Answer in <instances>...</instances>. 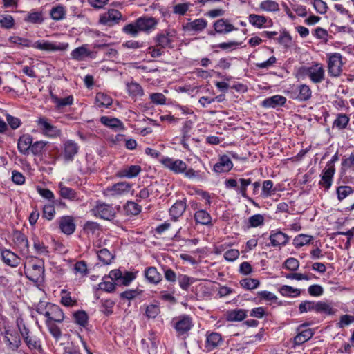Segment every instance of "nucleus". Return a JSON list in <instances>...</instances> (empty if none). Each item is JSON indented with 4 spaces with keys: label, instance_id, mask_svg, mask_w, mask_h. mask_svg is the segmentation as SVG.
I'll list each match as a JSON object with an SVG mask.
<instances>
[{
    "label": "nucleus",
    "instance_id": "1",
    "mask_svg": "<svg viewBox=\"0 0 354 354\" xmlns=\"http://www.w3.org/2000/svg\"><path fill=\"white\" fill-rule=\"evenodd\" d=\"M24 273L29 280L39 282L43 278L44 273V261L38 258L26 257L24 263Z\"/></svg>",
    "mask_w": 354,
    "mask_h": 354
},
{
    "label": "nucleus",
    "instance_id": "2",
    "mask_svg": "<svg viewBox=\"0 0 354 354\" xmlns=\"http://www.w3.org/2000/svg\"><path fill=\"white\" fill-rule=\"evenodd\" d=\"M297 73L301 77H308L314 84L322 82L325 77V70L323 65L318 62H313L310 66L300 67Z\"/></svg>",
    "mask_w": 354,
    "mask_h": 354
},
{
    "label": "nucleus",
    "instance_id": "3",
    "mask_svg": "<svg viewBox=\"0 0 354 354\" xmlns=\"http://www.w3.org/2000/svg\"><path fill=\"white\" fill-rule=\"evenodd\" d=\"M342 56L340 53H335L328 55V71L331 77H337L342 72Z\"/></svg>",
    "mask_w": 354,
    "mask_h": 354
},
{
    "label": "nucleus",
    "instance_id": "4",
    "mask_svg": "<svg viewBox=\"0 0 354 354\" xmlns=\"http://www.w3.org/2000/svg\"><path fill=\"white\" fill-rule=\"evenodd\" d=\"M69 45L68 43H53L48 41L41 40L37 41L32 44L33 48L41 50L55 52L66 50Z\"/></svg>",
    "mask_w": 354,
    "mask_h": 354
},
{
    "label": "nucleus",
    "instance_id": "5",
    "mask_svg": "<svg viewBox=\"0 0 354 354\" xmlns=\"http://www.w3.org/2000/svg\"><path fill=\"white\" fill-rule=\"evenodd\" d=\"M160 162L165 167L174 174H182L187 169V164L179 159L175 160L171 158L165 157L161 159Z\"/></svg>",
    "mask_w": 354,
    "mask_h": 354
},
{
    "label": "nucleus",
    "instance_id": "6",
    "mask_svg": "<svg viewBox=\"0 0 354 354\" xmlns=\"http://www.w3.org/2000/svg\"><path fill=\"white\" fill-rule=\"evenodd\" d=\"M37 122L45 136L49 138H56L61 136V130L51 124L46 118L41 117L38 119Z\"/></svg>",
    "mask_w": 354,
    "mask_h": 354
},
{
    "label": "nucleus",
    "instance_id": "7",
    "mask_svg": "<svg viewBox=\"0 0 354 354\" xmlns=\"http://www.w3.org/2000/svg\"><path fill=\"white\" fill-rule=\"evenodd\" d=\"M288 93L291 98L300 102L308 100L312 95L310 86L306 84H300L297 87L292 88Z\"/></svg>",
    "mask_w": 354,
    "mask_h": 354
},
{
    "label": "nucleus",
    "instance_id": "8",
    "mask_svg": "<svg viewBox=\"0 0 354 354\" xmlns=\"http://www.w3.org/2000/svg\"><path fill=\"white\" fill-rule=\"evenodd\" d=\"M176 37V31L174 30H167L165 32L157 34L155 41L158 46L162 48H173L172 43L174 38Z\"/></svg>",
    "mask_w": 354,
    "mask_h": 354
},
{
    "label": "nucleus",
    "instance_id": "9",
    "mask_svg": "<svg viewBox=\"0 0 354 354\" xmlns=\"http://www.w3.org/2000/svg\"><path fill=\"white\" fill-rule=\"evenodd\" d=\"M121 19L122 14L120 11L115 9H110L108 12L100 16L99 23L102 25L113 26L118 24Z\"/></svg>",
    "mask_w": 354,
    "mask_h": 354
},
{
    "label": "nucleus",
    "instance_id": "10",
    "mask_svg": "<svg viewBox=\"0 0 354 354\" xmlns=\"http://www.w3.org/2000/svg\"><path fill=\"white\" fill-rule=\"evenodd\" d=\"M131 188V184L127 182H120L107 187L104 194L108 196H118L127 194Z\"/></svg>",
    "mask_w": 354,
    "mask_h": 354
},
{
    "label": "nucleus",
    "instance_id": "11",
    "mask_svg": "<svg viewBox=\"0 0 354 354\" xmlns=\"http://www.w3.org/2000/svg\"><path fill=\"white\" fill-rule=\"evenodd\" d=\"M94 214L105 220H111L115 217V209L104 203H97L93 209Z\"/></svg>",
    "mask_w": 354,
    "mask_h": 354
},
{
    "label": "nucleus",
    "instance_id": "12",
    "mask_svg": "<svg viewBox=\"0 0 354 354\" xmlns=\"http://www.w3.org/2000/svg\"><path fill=\"white\" fill-rule=\"evenodd\" d=\"M12 240L19 248L20 253L27 257L29 253V244L27 237L21 232L16 230L13 232Z\"/></svg>",
    "mask_w": 354,
    "mask_h": 354
},
{
    "label": "nucleus",
    "instance_id": "13",
    "mask_svg": "<svg viewBox=\"0 0 354 354\" xmlns=\"http://www.w3.org/2000/svg\"><path fill=\"white\" fill-rule=\"evenodd\" d=\"M79 151V147L76 142L71 140H68L63 144L62 156L66 162H71L74 159Z\"/></svg>",
    "mask_w": 354,
    "mask_h": 354
},
{
    "label": "nucleus",
    "instance_id": "14",
    "mask_svg": "<svg viewBox=\"0 0 354 354\" xmlns=\"http://www.w3.org/2000/svg\"><path fill=\"white\" fill-rule=\"evenodd\" d=\"M48 315L46 323L50 324L51 322H62L64 319V315L60 307L56 304L48 303Z\"/></svg>",
    "mask_w": 354,
    "mask_h": 354
},
{
    "label": "nucleus",
    "instance_id": "15",
    "mask_svg": "<svg viewBox=\"0 0 354 354\" xmlns=\"http://www.w3.org/2000/svg\"><path fill=\"white\" fill-rule=\"evenodd\" d=\"M175 329L178 332H187L192 326V318L188 315H181L172 321Z\"/></svg>",
    "mask_w": 354,
    "mask_h": 354
},
{
    "label": "nucleus",
    "instance_id": "16",
    "mask_svg": "<svg viewBox=\"0 0 354 354\" xmlns=\"http://www.w3.org/2000/svg\"><path fill=\"white\" fill-rule=\"evenodd\" d=\"M142 169L140 165H127L116 173L119 178H133L139 175Z\"/></svg>",
    "mask_w": 354,
    "mask_h": 354
},
{
    "label": "nucleus",
    "instance_id": "17",
    "mask_svg": "<svg viewBox=\"0 0 354 354\" xmlns=\"http://www.w3.org/2000/svg\"><path fill=\"white\" fill-rule=\"evenodd\" d=\"M233 167V163L227 155L220 156L218 162L214 165V171L216 173L228 172Z\"/></svg>",
    "mask_w": 354,
    "mask_h": 354
},
{
    "label": "nucleus",
    "instance_id": "18",
    "mask_svg": "<svg viewBox=\"0 0 354 354\" xmlns=\"http://www.w3.org/2000/svg\"><path fill=\"white\" fill-rule=\"evenodd\" d=\"M186 199L177 201L169 209V215L174 221H177L186 210Z\"/></svg>",
    "mask_w": 354,
    "mask_h": 354
},
{
    "label": "nucleus",
    "instance_id": "19",
    "mask_svg": "<svg viewBox=\"0 0 354 354\" xmlns=\"http://www.w3.org/2000/svg\"><path fill=\"white\" fill-rule=\"evenodd\" d=\"M269 239L273 247L284 246L290 240V237L281 231L272 232Z\"/></svg>",
    "mask_w": 354,
    "mask_h": 354
},
{
    "label": "nucleus",
    "instance_id": "20",
    "mask_svg": "<svg viewBox=\"0 0 354 354\" xmlns=\"http://www.w3.org/2000/svg\"><path fill=\"white\" fill-rule=\"evenodd\" d=\"M3 261L11 267H17L20 263V258L14 252L7 249H1Z\"/></svg>",
    "mask_w": 354,
    "mask_h": 354
},
{
    "label": "nucleus",
    "instance_id": "21",
    "mask_svg": "<svg viewBox=\"0 0 354 354\" xmlns=\"http://www.w3.org/2000/svg\"><path fill=\"white\" fill-rule=\"evenodd\" d=\"M136 24L140 31L148 32L155 28L158 24L153 17H140L136 20Z\"/></svg>",
    "mask_w": 354,
    "mask_h": 354
},
{
    "label": "nucleus",
    "instance_id": "22",
    "mask_svg": "<svg viewBox=\"0 0 354 354\" xmlns=\"http://www.w3.org/2000/svg\"><path fill=\"white\" fill-rule=\"evenodd\" d=\"M3 341L6 344L8 348L15 351L21 344V337L19 333H4Z\"/></svg>",
    "mask_w": 354,
    "mask_h": 354
},
{
    "label": "nucleus",
    "instance_id": "23",
    "mask_svg": "<svg viewBox=\"0 0 354 354\" xmlns=\"http://www.w3.org/2000/svg\"><path fill=\"white\" fill-rule=\"evenodd\" d=\"M214 28L215 32L219 34H227L237 30V28H235L225 19L216 20L214 24Z\"/></svg>",
    "mask_w": 354,
    "mask_h": 354
},
{
    "label": "nucleus",
    "instance_id": "24",
    "mask_svg": "<svg viewBox=\"0 0 354 354\" xmlns=\"http://www.w3.org/2000/svg\"><path fill=\"white\" fill-rule=\"evenodd\" d=\"M222 343L221 333H207L205 348L207 351H211L218 347Z\"/></svg>",
    "mask_w": 354,
    "mask_h": 354
},
{
    "label": "nucleus",
    "instance_id": "25",
    "mask_svg": "<svg viewBox=\"0 0 354 354\" xmlns=\"http://www.w3.org/2000/svg\"><path fill=\"white\" fill-rule=\"evenodd\" d=\"M32 137L29 134H24L19 137L17 142V147L19 152L24 155H28L30 153Z\"/></svg>",
    "mask_w": 354,
    "mask_h": 354
},
{
    "label": "nucleus",
    "instance_id": "26",
    "mask_svg": "<svg viewBox=\"0 0 354 354\" xmlns=\"http://www.w3.org/2000/svg\"><path fill=\"white\" fill-rule=\"evenodd\" d=\"M286 98L282 95H275L266 98L261 103L265 108H276L285 104Z\"/></svg>",
    "mask_w": 354,
    "mask_h": 354
},
{
    "label": "nucleus",
    "instance_id": "27",
    "mask_svg": "<svg viewBox=\"0 0 354 354\" xmlns=\"http://www.w3.org/2000/svg\"><path fill=\"white\" fill-rule=\"evenodd\" d=\"M335 172V168H327L325 167L322 171L321 180L319 185L324 187L326 189H328L332 185L333 178Z\"/></svg>",
    "mask_w": 354,
    "mask_h": 354
},
{
    "label": "nucleus",
    "instance_id": "28",
    "mask_svg": "<svg viewBox=\"0 0 354 354\" xmlns=\"http://www.w3.org/2000/svg\"><path fill=\"white\" fill-rule=\"evenodd\" d=\"M59 228L66 234H71L75 230V225L71 216H64L59 221Z\"/></svg>",
    "mask_w": 354,
    "mask_h": 354
},
{
    "label": "nucleus",
    "instance_id": "29",
    "mask_svg": "<svg viewBox=\"0 0 354 354\" xmlns=\"http://www.w3.org/2000/svg\"><path fill=\"white\" fill-rule=\"evenodd\" d=\"M59 194L65 199L70 201H79L77 193L72 188L64 185L62 183L59 184Z\"/></svg>",
    "mask_w": 354,
    "mask_h": 354
},
{
    "label": "nucleus",
    "instance_id": "30",
    "mask_svg": "<svg viewBox=\"0 0 354 354\" xmlns=\"http://www.w3.org/2000/svg\"><path fill=\"white\" fill-rule=\"evenodd\" d=\"M145 276L147 281L153 284H158L162 281V274L155 267H149L146 269Z\"/></svg>",
    "mask_w": 354,
    "mask_h": 354
},
{
    "label": "nucleus",
    "instance_id": "31",
    "mask_svg": "<svg viewBox=\"0 0 354 354\" xmlns=\"http://www.w3.org/2000/svg\"><path fill=\"white\" fill-rule=\"evenodd\" d=\"M102 124L104 126L113 129H123L124 125L122 121L116 118H110L108 116H102L100 119Z\"/></svg>",
    "mask_w": 354,
    "mask_h": 354
},
{
    "label": "nucleus",
    "instance_id": "32",
    "mask_svg": "<svg viewBox=\"0 0 354 354\" xmlns=\"http://www.w3.org/2000/svg\"><path fill=\"white\" fill-rule=\"evenodd\" d=\"M194 220L196 223L203 225H209L212 223L210 214L204 209H198L195 212Z\"/></svg>",
    "mask_w": 354,
    "mask_h": 354
},
{
    "label": "nucleus",
    "instance_id": "33",
    "mask_svg": "<svg viewBox=\"0 0 354 354\" xmlns=\"http://www.w3.org/2000/svg\"><path fill=\"white\" fill-rule=\"evenodd\" d=\"M51 99L55 104V108L58 110H61L66 106H71L73 103V97L72 95H68L64 98H59L57 95L51 94Z\"/></svg>",
    "mask_w": 354,
    "mask_h": 354
},
{
    "label": "nucleus",
    "instance_id": "34",
    "mask_svg": "<svg viewBox=\"0 0 354 354\" xmlns=\"http://www.w3.org/2000/svg\"><path fill=\"white\" fill-rule=\"evenodd\" d=\"M207 26V21L202 18L194 19L186 24V28L188 30L200 32L204 30Z\"/></svg>",
    "mask_w": 354,
    "mask_h": 354
},
{
    "label": "nucleus",
    "instance_id": "35",
    "mask_svg": "<svg viewBox=\"0 0 354 354\" xmlns=\"http://www.w3.org/2000/svg\"><path fill=\"white\" fill-rule=\"evenodd\" d=\"M337 312V310L331 304L324 301H317V313H324L327 315H335Z\"/></svg>",
    "mask_w": 354,
    "mask_h": 354
},
{
    "label": "nucleus",
    "instance_id": "36",
    "mask_svg": "<svg viewBox=\"0 0 354 354\" xmlns=\"http://www.w3.org/2000/svg\"><path fill=\"white\" fill-rule=\"evenodd\" d=\"M127 92L132 97H142L144 94L142 86L137 82H131L127 84Z\"/></svg>",
    "mask_w": 354,
    "mask_h": 354
},
{
    "label": "nucleus",
    "instance_id": "37",
    "mask_svg": "<svg viewBox=\"0 0 354 354\" xmlns=\"http://www.w3.org/2000/svg\"><path fill=\"white\" fill-rule=\"evenodd\" d=\"M247 311L243 309H235L227 313V319L231 322L243 320L246 317Z\"/></svg>",
    "mask_w": 354,
    "mask_h": 354
},
{
    "label": "nucleus",
    "instance_id": "38",
    "mask_svg": "<svg viewBox=\"0 0 354 354\" xmlns=\"http://www.w3.org/2000/svg\"><path fill=\"white\" fill-rule=\"evenodd\" d=\"M90 54L91 53L88 50L86 46L83 45L72 50L71 56L72 59L80 61L84 59L85 57H88Z\"/></svg>",
    "mask_w": 354,
    "mask_h": 354
},
{
    "label": "nucleus",
    "instance_id": "39",
    "mask_svg": "<svg viewBox=\"0 0 354 354\" xmlns=\"http://www.w3.org/2000/svg\"><path fill=\"white\" fill-rule=\"evenodd\" d=\"M277 192V189L273 187V182L270 180H266L263 182L261 196L263 198H268Z\"/></svg>",
    "mask_w": 354,
    "mask_h": 354
},
{
    "label": "nucleus",
    "instance_id": "40",
    "mask_svg": "<svg viewBox=\"0 0 354 354\" xmlns=\"http://www.w3.org/2000/svg\"><path fill=\"white\" fill-rule=\"evenodd\" d=\"M239 181L241 185L239 188H237L236 191L238 194H240L242 196V197L254 203L253 200L249 198L247 194V187L248 185L252 184V180L250 178H240Z\"/></svg>",
    "mask_w": 354,
    "mask_h": 354
},
{
    "label": "nucleus",
    "instance_id": "41",
    "mask_svg": "<svg viewBox=\"0 0 354 354\" xmlns=\"http://www.w3.org/2000/svg\"><path fill=\"white\" fill-rule=\"evenodd\" d=\"M24 339L30 349L41 350V342L35 336L26 333V335L24 336Z\"/></svg>",
    "mask_w": 354,
    "mask_h": 354
},
{
    "label": "nucleus",
    "instance_id": "42",
    "mask_svg": "<svg viewBox=\"0 0 354 354\" xmlns=\"http://www.w3.org/2000/svg\"><path fill=\"white\" fill-rule=\"evenodd\" d=\"M350 118L345 113H339L337 115L336 119L334 120L333 126L338 129H344L346 128Z\"/></svg>",
    "mask_w": 354,
    "mask_h": 354
},
{
    "label": "nucleus",
    "instance_id": "43",
    "mask_svg": "<svg viewBox=\"0 0 354 354\" xmlns=\"http://www.w3.org/2000/svg\"><path fill=\"white\" fill-rule=\"evenodd\" d=\"M95 101L98 107H109L112 104V98L103 93H98L95 96Z\"/></svg>",
    "mask_w": 354,
    "mask_h": 354
},
{
    "label": "nucleus",
    "instance_id": "44",
    "mask_svg": "<svg viewBox=\"0 0 354 354\" xmlns=\"http://www.w3.org/2000/svg\"><path fill=\"white\" fill-rule=\"evenodd\" d=\"M61 304L65 306L71 307L77 305V300L72 299L71 293L65 289L61 290Z\"/></svg>",
    "mask_w": 354,
    "mask_h": 354
},
{
    "label": "nucleus",
    "instance_id": "45",
    "mask_svg": "<svg viewBox=\"0 0 354 354\" xmlns=\"http://www.w3.org/2000/svg\"><path fill=\"white\" fill-rule=\"evenodd\" d=\"M98 259L104 264V265H109L113 259V255L106 248H103L97 252Z\"/></svg>",
    "mask_w": 354,
    "mask_h": 354
},
{
    "label": "nucleus",
    "instance_id": "46",
    "mask_svg": "<svg viewBox=\"0 0 354 354\" xmlns=\"http://www.w3.org/2000/svg\"><path fill=\"white\" fill-rule=\"evenodd\" d=\"M249 22L254 26L261 28L267 22V18L262 15L250 14L248 17Z\"/></svg>",
    "mask_w": 354,
    "mask_h": 354
},
{
    "label": "nucleus",
    "instance_id": "47",
    "mask_svg": "<svg viewBox=\"0 0 354 354\" xmlns=\"http://www.w3.org/2000/svg\"><path fill=\"white\" fill-rule=\"evenodd\" d=\"M50 14L53 20L59 21L65 17L66 10L64 6H57L51 9Z\"/></svg>",
    "mask_w": 354,
    "mask_h": 354
},
{
    "label": "nucleus",
    "instance_id": "48",
    "mask_svg": "<svg viewBox=\"0 0 354 354\" xmlns=\"http://www.w3.org/2000/svg\"><path fill=\"white\" fill-rule=\"evenodd\" d=\"M313 236L304 234H299L293 239V245L295 248L302 247L310 242Z\"/></svg>",
    "mask_w": 354,
    "mask_h": 354
},
{
    "label": "nucleus",
    "instance_id": "49",
    "mask_svg": "<svg viewBox=\"0 0 354 354\" xmlns=\"http://www.w3.org/2000/svg\"><path fill=\"white\" fill-rule=\"evenodd\" d=\"M24 20L32 24H41L44 21L43 13L41 11H32L28 13Z\"/></svg>",
    "mask_w": 354,
    "mask_h": 354
},
{
    "label": "nucleus",
    "instance_id": "50",
    "mask_svg": "<svg viewBox=\"0 0 354 354\" xmlns=\"http://www.w3.org/2000/svg\"><path fill=\"white\" fill-rule=\"evenodd\" d=\"M0 24L2 28L10 29L15 25V20L9 14H0Z\"/></svg>",
    "mask_w": 354,
    "mask_h": 354
},
{
    "label": "nucleus",
    "instance_id": "51",
    "mask_svg": "<svg viewBox=\"0 0 354 354\" xmlns=\"http://www.w3.org/2000/svg\"><path fill=\"white\" fill-rule=\"evenodd\" d=\"M317 302L304 301L299 306V310L300 313H306L308 311L314 310L317 313Z\"/></svg>",
    "mask_w": 354,
    "mask_h": 354
},
{
    "label": "nucleus",
    "instance_id": "52",
    "mask_svg": "<svg viewBox=\"0 0 354 354\" xmlns=\"http://www.w3.org/2000/svg\"><path fill=\"white\" fill-rule=\"evenodd\" d=\"M73 317L75 323L81 326H85L88 323V315L84 310H78L74 313Z\"/></svg>",
    "mask_w": 354,
    "mask_h": 354
},
{
    "label": "nucleus",
    "instance_id": "53",
    "mask_svg": "<svg viewBox=\"0 0 354 354\" xmlns=\"http://www.w3.org/2000/svg\"><path fill=\"white\" fill-rule=\"evenodd\" d=\"M178 281L180 287L184 290H187L189 286L195 281L194 278L185 274H180L178 277Z\"/></svg>",
    "mask_w": 354,
    "mask_h": 354
},
{
    "label": "nucleus",
    "instance_id": "54",
    "mask_svg": "<svg viewBox=\"0 0 354 354\" xmlns=\"http://www.w3.org/2000/svg\"><path fill=\"white\" fill-rule=\"evenodd\" d=\"M264 216L262 214H257L250 216L248 218V227H257L263 225Z\"/></svg>",
    "mask_w": 354,
    "mask_h": 354
},
{
    "label": "nucleus",
    "instance_id": "55",
    "mask_svg": "<svg viewBox=\"0 0 354 354\" xmlns=\"http://www.w3.org/2000/svg\"><path fill=\"white\" fill-rule=\"evenodd\" d=\"M280 293L286 297H297L300 294V290L290 286H283L279 289Z\"/></svg>",
    "mask_w": 354,
    "mask_h": 354
},
{
    "label": "nucleus",
    "instance_id": "56",
    "mask_svg": "<svg viewBox=\"0 0 354 354\" xmlns=\"http://www.w3.org/2000/svg\"><path fill=\"white\" fill-rule=\"evenodd\" d=\"M313 333H297L293 338V347L300 346L313 337Z\"/></svg>",
    "mask_w": 354,
    "mask_h": 354
},
{
    "label": "nucleus",
    "instance_id": "57",
    "mask_svg": "<svg viewBox=\"0 0 354 354\" xmlns=\"http://www.w3.org/2000/svg\"><path fill=\"white\" fill-rule=\"evenodd\" d=\"M241 286L247 290H253L257 288L260 283L259 281L256 279L247 278L240 281Z\"/></svg>",
    "mask_w": 354,
    "mask_h": 354
},
{
    "label": "nucleus",
    "instance_id": "58",
    "mask_svg": "<svg viewBox=\"0 0 354 354\" xmlns=\"http://www.w3.org/2000/svg\"><path fill=\"white\" fill-rule=\"evenodd\" d=\"M124 209L128 214L137 215L141 212V206L133 201H128L124 205Z\"/></svg>",
    "mask_w": 354,
    "mask_h": 354
},
{
    "label": "nucleus",
    "instance_id": "59",
    "mask_svg": "<svg viewBox=\"0 0 354 354\" xmlns=\"http://www.w3.org/2000/svg\"><path fill=\"white\" fill-rule=\"evenodd\" d=\"M260 8L268 12L277 11L279 10V4L272 0H266L261 3Z\"/></svg>",
    "mask_w": 354,
    "mask_h": 354
},
{
    "label": "nucleus",
    "instance_id": "60",
    "mask_svg": "<svg viewBox=\"0 0 354 354\" xmlns=\"http://www.w3.org/2000/svg\"><path fill=\"white\" fill-rule=\"evenodd\" d=\"M9 41H10V42H11L12 44H17L19 46H24V47L32 46V44L31 41H30L29 39H27L26 38L19 37V36H11L9 37Z\"/></svg>",
    "mask_w": 354,
    "mask_h": 354
},
{
    "label": "nucleus",
    "instance_id": "61",
    "mask_svg": "<svg viewBox=\"0 0 354 354\" xmlns=\"http://www.w3.org/2000/svg\"><path fill=\"white\" fill-rule=\"evenodd\" d=\"M352 193L353 189L350 186H339L337 188V194L339 201H342Z\"/></svg>",
    "mask_w": 354,
    "mask_h": 354
},
{
    "label": "nucleus",
    "instance_id": "62",
    "mask_svg": "<svg viewBox=\"0 0 354 354\" xmlns=\"http://www.w3.org/2000/svg\"><path fill=\"white\" fill-rule=\"evenodd\" d=\"M354 323V316L350 315H342L339 321L337 323V326L339 329H343L344 327Z\"/></svg>",
    "mask_w": 354,
    "mask_h": 354
},
{
    "label": "nucleus",
    "instance_id": "63",
    "mask_svg": "<svg viewBox=\"0 0 354 354\" xmlns=\"http://www.w3.org/2000/svg\"><path fill=\"white\" fill-rule=\"evenodd\" d=\"M122 31L126 34L130 35L133 37H136L138 35L140 30L137 26L136 21H135L133 23L124 26L122 28Z\"/></svg>",
    "mask_w": 354,
    "mask_h": 354
},
{
    "label": "nucleus",
    "instance_id": "64",
    "mask_svg": "<svg viewBox=\"0 0 354 354\" xmlns=\"http://www.w3.org/2000/svg\"><path fill=\"white\" fill-rule=\"evenodd\" d=\"M342 168L344 171L348 169L354 171V151L348 158L342 160Z\"/></svg>",
    "mask_w": 354,
    "mask_h": 354
}]
</instances>
